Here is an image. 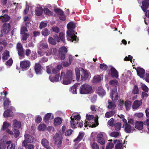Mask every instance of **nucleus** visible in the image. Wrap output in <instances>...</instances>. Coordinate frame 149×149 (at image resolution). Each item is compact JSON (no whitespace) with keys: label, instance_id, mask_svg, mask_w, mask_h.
<instances>
[{"label":"nucleus","instance_id":"nucleus-1","mask_svg":"<svg viewBox=\"0 0 149 149\" xmlns=\"http://www.w3.org/2000/svg\"><path fill=\"white\" fill-rule=\"evenodd\" d=\"M68 30L67 32V40L72 42L75 43L77 41V37L75 35L76 33L73 29L75 28V24L72 22H69L67 25Z\"/></svg>","mask_w":149,"mask_h":149},{"label":"nucleus","instance_id":"nucleus-2","mask_svg":"<svg viewBox=\"0 0 149 149\" xmlns=\"http://www.w3.org/2000/svg\"><path fill=\"white\" fill-rule=\"evenodd\" d=\"M73 74L71 70H67L66 74L64 72H61L60 79H63L62 83L65 85L70 84L73 79Z\"/></svg>","mask_w":149,"mask_h":149},{"label":"nucleus","instance_id":"nucleus-3","mask_svg":"<svg viewBox=\"0 0 149 149\" xmlns=\"http://www.w3.org/2000/svg\"><path fill=\"white\" fill-rule=\"evenodd\" d=\"M86 119L87 121L86 120V124L84 126L86 127L88 125L89 127H95L94 123L97 121V119L95 118H94L93 116L91 115H86Z\"/></svg>","mask_w":149,"mask_h":149},{"label":"nucleus","instance_id":"nucleus-4","mask_svg":"<svg viewBox=\"0 0 149 149\" xmlns=\"http://www.w3.org/2000/svg\"><path fill=\"white\" fill-rule=\"evenodd\" d=\"M92 90L91 86L86 84L82 85L80 88L79 92L81 94H87L90 93Z\"/></svg>","mask_w":149,"mask_h":149},{"label":"nucleus","instance_id":"nucleus-5","mask_svg":"<svg viewBox=\"0 0 149 149\" xmlns=\"http://www.w3.org/2000/svg\"><path fill=\"white\" fill-rule=\"evenodd\" d=\"M55 146L58 148L61 147L63 138L61 135L58 134H55L53 137Z\"/></svg>","mask_w":149,"mask_h":149},{"label":"nucleus","instance_id":"nucleus-6","mask_svg":"<svg viewBox=\"0 0 149 149\" xmlns=\"http://www.w3.org/2000/svg\"><path fill=\"white\" fill-rule=\"evenodd\" d=\"M81 79L82 81H85L91 77V74L88 71L81 69Z\"/></svg>","mask_w":149,"mask_h":149},{"label":"nucleus","instance_id":"nucleus-7","mask_svg":"<svg viewBox=\"0 0 149 149\" xmlns=\"http://www.w3.org/2000/svg\"><path fill=\"white\" fill-rule=\"evenodd\" d=\"M33 139L34 138L32 136L25 133L24 135V140L22 142V145L32 143Z\"/></svg>","mask_w":149,"mask_h":149},{"label":"nucleus","instance_id":"nucleus-8","mask_svg":"<svg viewBox=\"0 0 149 149\" xmlns=\"http://www.w3.org/2000/svg\"><path fill=\"white\" fill-rule=\"evenodd\" d=\"M105 133L104 132H101L98 134L96 138L97 141L102 145H104L105 143Z\"/></svg>","mask_w":149,"mask_h":149},{"label":"nucleus","instance_id":"nucleus-9","mask_svg":"<svg viewBox=\"0 0 149 149\" xmlns=\"http://www.w3.org/2000/svg\"><path fill=\"white\" fill-rule=\"evenodd\" d=\"M42 145L47 149H54V147L52 145L49 144V142L48 140L45 138L43 139L41 141Z\"/></svg>","mask_w":149,"mask_h":149},{"label":"nucleus","instance_id":"nucleus-10","mask_svg":"<svg viewBox=\"0 0 149 149\" xmlns=\"http://www.w3.org/2000/svg\"><path fill=\"white\" fill-rule=\"evenodd\" d=\"M17 49L18 51V53L19 56L22 57H24V51L22 44L20 43H18L17 45Z\"/></svg>","mask_w":149,"mask_h":149},{"label":"nucleus","instance_id":"nucleus-11","mask_svg":"<svg viewBox=\"0 0 149 149\" xmlns=\"http://www.w3.org/2000/svg\"><path fill=\"white\" fill-rule=\"evenodd\" d=\"M20 65L23 70H26L29 68L30 65V62L28 60H24L20 62Z\"/></svg>","mask_w":149,"mask_h":149},{"label":"nucleus","instance_id":"nucleus-12","mask_svg":"<svg viewBox=\"0 0 149 149\" xmlns=\"http://www.w3.org/2000/svg\"><path fill=\"white\" fill-rule=\"evenodd\" d=\"M117 89L116 87H114L113 89L111 90V93L110 94L111 96L112 100L114 101H116L118 99Z\"/></svg>","mask_w":149,"mask_h":149},{"label":"nucleus","instance_id":"nucleus-13","mask_svg":"<svg viewBox=\"0 0 149 149\" xmlns=\"http://www.w3.org/2000/svg\"><path fill=\"white\" fill-rule=\"evenodd\" d=\"M123 128H124L125 131L127 133H132L134 130V128H132L131 125L128 124L123 125Z\"/></svg>","mask_w":149,"mask_h":149},{"label":"nucleus","instance_id":"nucleus-14","mask_svg":"<svg viewBox=\"0 0 149 149\" xmlns=\"http://www.w3.org/2000/svg\"><path fill=\"white\" fill-rule=\"evenodd\" d=\"M111 71V75L113 77L118 78V74L116 70L111 66L109 67Z\"/></svg>","mask_w":149,"mask_h":149},{"label":"nucleus","instance_id":"nucleus-15","mask_svg":"<svg viewBox=\"0 0 149 149\" xmlns=\"http://www.w3.org/2000/svg\"><path fill=\"white\" fill-rule=\"evenodd\" d=\"M10 30V26L9 24H4L2 31L5 34H7Z\"/></svg>","mask_w":149,"mask_h":149},{"label":"nucleus","instance_id":"nucleus-16","mask_svg":"<svg viewBox=\"0 0 149 149\" xmlns=\"http://www.w3.org/2000/svg\"><path fill=\"white\" fill-rule=\"evenodd\" d=\"M149 5V0H144L142 2V5L141 7V8L144 12H145L147 9L148 8Z\"/></svg>","mask_w":149,"mask_h":149},{"label":"nucleus","instance_id":"nucleus-17","mask_svg":"<svg viewBox=\"0 0 149 149\" xmlns=\"http://www.w3.org/2000/svg\"><path fill=\"white\" fill-rule=\"evenodd\" d=\"M35 70L37 74H40L42 72V68L41 65L38 63L35 64Z\"/></svg>","mask_w":149,"mask_h":149},{"label":"nucleus","instance_id":"nucleus-18","mask_svg":"<svg viewBox=\"0 0 149 149\" xmlns=\"http://www.w3.org/2000/svg\"><path fill=\"white\" fill-rule=\"evenodd\" d=\"M114 143L115 144L116 143L115 146V149H122L123 143L122 141L116 140L114 141Z\"/></svg>","mask_w":149,"mask_h":149},{"label":"nucleus","instance_id":"nucleus-19","mask_svg":"<svg viewBox=\"0 0 149 149\" xmlns=\"http://www.w3.org/2000/svg\"><path fill=\"white\" fill-rule=\"evenodd\" d=\"M135 127L139 130H142L143 128V123L140 121H136L135 123Z\"/></svg>","mask_w":149,"mask_h":149},{"label":"nucleus","instance_id":"nucleus-20","mask_svg":"<svg viewBox=\"0 0 149 149\" xmlns=\"http://www.w3.org/2000/svg\"><path fill=\"white\" fill-rule=\"evenodd\" d=\"M136 70L138 75L140 77L143 78L145 73L144 69L140 68H137Z\"/></svg>","mask_w":149,"mask_h":149},{"label":"nucleus","instance_id":"nucleus-21","mask_svg":"<svg viewBox=\"0 0 149 149\" xmlns=\"http://www.w3.org/2000/svg\"><path fill=\"white\" fill-rule=\"evenodd\" d=\"M4 100L3 105L4 108L5 109H6L8 107L11 102L10 101L9 99L8 98H7L6 96L4 97Z\"/></svg>","mask_w":149,"mask_h":149},{"label":"nucleus","instance_id":"nucleus-22","mask_svg":"<svg viewBox=\"0 0 149 149\" xmlns=\"http://www.w3.org/2000/svg\"><path fill=\"white\" fill-rule=\"evenodd\" d=\"M57 49L56 48H54L50 49L46 52V55L47 56H49L52 54H55L57 53Z\"/></svg>","mask_w":149,"mask_h":149},{"label":"nucleus","instance_id":"nucleus-23","mask_svg":"<svg viewBox=\"0 0 149 149\" xmlns=\"http://www.w3.org/2000/svg\"><path fill=\"white\" fill-rule=\"evenodd\" d=\"M54 118V116L52 113H47L45 116V122H47L50 120L53 119Z\"/></svg>","mask_w":149,"mask_h":149},{"label":"nucleus","instance_id":"nucleus-24","mask_svg":"<svg viewBox=\"0 0 149 149\" xmlns=\"http://www.w3.org/2000/svg\"><path fill=\"white\" fill-rule=\"evenodd\" d=\"M142 102L141 100L135 101L132 105V108L134 109H136L138 108L141 104Z\"/></svg>","mask_w":149,"mask_h":149},{"label":"nucleus","instance_id":"nucleus-25","mask_svg":"<svg viewBox=\"0 0 149 149\" xmlns=\"http://www.w3.org/2000/svg\"><path fill=\"white\" fill-rule=\"evenodd\" d=\"M97 93L100 96L104 95L105 92L104 90L101 87H100L97 89Z\"/></svg>","mask_w":149,"mask_h":149},{"label":"nucleus","instance_id":"nucleus-26","mask_svg":"<svg viewBox=\"0 0 149 149\" xmlns=\"http://www.w3.org/2000/svg\"><path fill=\"white\" fill-rule=\"evenodd\" d=\"M11 141H8L6 142V143L8 145L7 146V149H15V144L13 143H11Z\"/></svg>","mask_w":149,"mask_h":149},{"label":"nucleus","instance_id":"nucleus-27","mask_svg":"<svg viewBox=\"0 0 149 149\" xmlns=\"http://www.w3.org/2000/svg\"><path fill=\"white\" fill-rule=\"evenodd\" d=\"M103 76L102 75L95 76L93 78V81L97 83L103 79Z\"/></svg>","mask_w":149,"mask_h":149},{"label":"nucleus","instance_id":"nucleus-28","mask_svg":"<svg viewBox=\"0 0 149 149\" xmlns=\"http://www.w3.org/2000/svg\"><path fill=\"white\" fill-rule=\"evenodd\" d=\"M62 122V119L59 118L57 117L55 118L54 120V124L55 125L57 126L60 125Z\"/></svg>","mask_w":149,"mask_h":149},{"label":"nucleus","instance_id":"nucleus-29","mask_svg":"<svg viewBox=\"0 0 149 149\" xmlns=\"http://www.w3.org/2000/svg\"><path fill=\"white\" fill-rule=\"evenodd\" d=\"M48 48V45L47 43H42L39 46V49L45 50Z\"/></svg>","mask_w":149,"mask_h":149},{"label":"nucleus","instance_id":"nucleus-30","mask_svg":"<svg viewBox=\"0 0 149 149\" xmlns=\"http://www.w3.org/2000/svg\"><path fill=\"white\" fill-rule=\"evenodd\" d=\"M70 123L71 126L73 128H75L77 126L78 122L76 120H74V119H71Z\"/></svg>","mask_w":149,"mask_h":149},{"label":"nucleus","instance_id":"nucleus-31","mask_svg":"<svg viewBox=\"0 0 149 149\" xmlns=\"http://www.w3.org/2000/svg\"><path fill=\"white\" fill-rule=\"evenodd\" d=\"M79 84H75L72 86L71 88L70 91L74 94H76L77 93V87L78 86Z\"/></svg>","mask_w":149,"mask_h":149},{"label":"nucleus","instance_id":"nucleus-32","mask_svg":"<svg viewBox=\"0 0 149 149\" xmlns=\"http://www.w3.org/2000/svg\"><path fill=\"white\" fill-rule=\"evenodd\" d=\"M2 59L3 60H7L9 57V52L8 51H6L2 54Z\"/></svg>","mask_w":149,"mask_h":149},{"label":"nucleus","instance_id":"nucleus-33","mask_svg":"<svg viewBox=\"0 0 149 149\" xmlns=\"http://www.w3.org/2000/svg\"><path fill=\"white\" fill-rule=\"evenodd\" d=\"M21 124L20 122L16 120H13V125L14 127L19 128L21 127Z\"/></svg>","mask_w":149,"mask_h":149},{"label":"nucleus","instance_id":"nucleus-34","mask_svg":"<svg viewBox=\"0 0 149 149\" xmlns=\"http://www.w3.org/2000/svg\"><path fill=\"white\" fill-rule=\"evenodd\" d=\"M59 77V74L56 75L54 77H49L50 80L52 82H55L58 81Z\"/></svg>","mask_w":149,"mask_h":149},{"label":"nucleus","instance_id":"nucleus-35","mask_svg":"<svg viewBox=\"0 0 149 149\" xmlns=\"http://www.w3.org/2000/svg\"><path fill=\"white\" fill-rule=\"evenodd\" d=\"M116 111L114 110H112L107 112L105 114V117L107 118H109L114 115Z\"/></svg>","mask_w":149,"mask_h":149},{"label":"nucleus","instance_id":"nucleus-36","mask_svg":"<svg viewBox=\"0 0 149 149\" xmlns=\"http://www.w3.org/2000/svg\"><path fill=\"white\" fill-rule=\"evenodd\" d=\"M0 19L3 22L8 21L9 19V17L6 15H4L0 17Z\"/></svg>","mask_w":149,"mask_h":149},{"label":"nucleus","instance_id":"nucleus-37","mask_svg":"<svg viewBox=\"0 0 149 149\" xmlns=\"http://www.w3.org/2000/svg\"><path fill=\"white\" fill-rule=\"evenodd\" d=\"M22 146L28 149H34L35 146L31 144H28V143L22 145Z\"/></svg>","mask_w":149,"mask_h":149},{"label":"nucleus","instance_id":"nucleus-38","mask_svg":"<svg viewBox=\"0 0 149 149\" xmlns=\"http://www.w3.org/2000/svg\"><path fill=\"white\" fill-rule=\"evenodd\" d=\"M56 68L57 69H56V72L54 71V70H55V69H52V73L54 74H55L58 73V72L60 70L62 69L63 67L61 65H58Z\"/></svg>","mask_w":149,"mask_h":149},{"label":"nucleus","instance_id":"nucleus-39","mask_svg":"<svg viewBox=\"0 0 149 149\" xmlns=\"http://www.w3.org/2000/svg\"><path fill=\"white\" fill-rule=\"evenodd\" d=\"M67 52V48L65 47H61L59 51V54H66Z\"/></svg>","mask_w":149,"mask_h":149},{"label":"nucleus","instance_id":"nucleus-40","mask_svg":"<svg viewBox=\"0 0 149 149\" xmlns=\"http://www.w3.org/2000/svg\"><path fill=\"white\" fill-rule=\"evenodd\" d=\"M42 11L41 7H37L36 9V14L37 15H40L42 13Z\"/></svg>","mask_w":149,"mask_h":149},{"label":"nucleus","instance_id":"nucleus-41","mask_svg":"<svg viewBox=\"0 0 149 149\" xmlns=\"http://www.w3.org/2000/svg\"><path fill=\"white\" fill-rule=\"evenodd\" d=\"M132 103L129 101H126L124 103L126 109L127 110H129L131 107Z\"/></svg>","mask_w":149,"mask_h":149},{"label":"nucleus","instance_id":"nucleus-42","mask_svg":"<svg viewBox=\"0 0 149 149\" xmlns=\"http://www.w3.org/2000/svg\"><path fill=\"white\" fill-rule=\"evenodd\" d=\"M110 135L111 136L116 138L120 136V134L119 132H112L110 134Z\"/></svg>","mask_w":149,"mask_h":149},{"label":"nucleus","instance_id":"nucleus-43","mask_svg":"<svg viewBox=\"0 0 149 149\" xmlns=\"http://www.w3.org/2000/svg\"><path fill=\"white\" fill-rule=\"evenodd\" d=\"M10 126V124H9L6 122H5L3 123L2 130H6V129H8V127Z\"/></svg>","mask_w":149,"mask_h":149},{"label":"nucleus","instance_id":"nucleus-44","mask_svg":"<svg viewBox=\"0 0 149 149\" xmlns=\"http://www.w3.org/2000/svg\"><path fill=\"white\" fill-rule=\"evenodd\" d=\"M71 119H74V120H76L78 122L80 120L81 117L80 115H75L72 114L70 117Z\"/></svg>","mask_w":149,"mask_h":149},{"label":"nucleus","instance_id":"nucleus-45","mask_svg":"<svg viewBox=\"0 0 149 149\" xmlns=\"http://www.w3.org/2000/svg\"><path fill=\"white\" fill-rule=\"evenodd\" d=\"M48 41L50 44L52 45H55L56 43L54 38L52 37H49L48 39Z\"/></svg>","mask_w":149,"mask_h":149},{"label":"nucleus","instance_id":"nucleus-46","mask_svg":"<svg viewBox=\"0 0 149 149\" xmlns=\"http://www.w3.org/2000/svg\"><path fill=\"white\" fill-rule=\"evenodd\" d=\"M109 105L107 106V108L109 109H114L116 107V105L114 103L110 102L109 100L108 101Z\"/></svg>","mask_w":149,"mask_h":149},{"label":"nucleus","instance_id":"nucleus-47","mask_svg":"<svg viewBox=\"0 0 149 149\" xmlns=\"http://www.w3.org/2000/svg\"><path fill=\"white\" fill-rule=\"evenodd\" d=\"M39 130L45 131L46 130V125L44 124H40L38 127Z\"/></svg>","mask_w":149,"mask_h":149},{"label":"nucleus","instance_id":"nucleus-48","mask_svg":"<svg viewBox=\"0 0 149 149\" xmlns=\"http://www.w3.org/2000/svg\"><path fill=\"white\" fill-rule=\"evenodd\" d=\"M42 35L46 36L49 35L50 31L49 30L47 29H45L42 30Z\"/></svg>","mask_w":149,"mask_h":149},{"label":"nucleus","instance_id":"nucleus-49","mask_svg":"<svg viewBox=\"0 0 149 149\" xmlns=\"http://www.w3.org/2000/svg\"><path fill=\"white\" fill-rule=\"evenodd\" d=\"M68 59L70 64H71L72 63H74L75 62V59L74 57H73L72 55H69Z\"/></svg>","mask_w":149,"mask_h":149},{"label":"nucleus","instance_id":"nucleus-50","mask_svg":"<svg viewBox=\"0 0 149 149\" xmlns=\"http://www.w3.org/2000/svg\"><path fill=\"white\" fill-rule=\"evenodd\" d=\"M121 124L120 123H118L115 125V129L116 131L119 130L121 127Z\"/></svg>","mask_w":149,"mask_h":149},{"label":"nucleus","instance_id":"nucleus-51","mask_svg":"<svg viewBox=\"0 0 149 149\" xmlns=\"http://www.w3.org/2000/svg\"><path fill=\"white\" fill-rule=\"evenodd\" d=\"M75 73L77 77V79L79 81L80 76V71L78 69H75Z\"/></svg>","mask_w":149,"mask_h":149},{"label":"nucleus","instance_id":"nucleus-52","mask_svg":"<svg viewBox=\"0 0 149 149\" xmlns=\"http://www.w3.org/2000/svg\"><path fill=\"white\" fill-rule=\"evenodd\" d=\"M59 36L61 40H62L63 42H65V39L64 38V34L63 32H61L59 33Z\"/></svg>","mask_w":149,"mask_h":149},{"label":"nucleus","instance_id":"nucleus-53","mask_svg":"<svg viewBox=\"0 0 149 149\" xmlns=\"http://www.w3.org/2000/svg\"><path fill=\"white\" fill-rule=\"evenodd\" d=\"M22 35L21 39L23 40H26L29 36V35L26 33H21Z\"/></svg>","mask_w":149,"mask_h":149},{"label":"nucleus","instance_id":"nucleus-54","mask_svg":"<svg viewBox=\"0 0 149 149\" xmlns=\"http://www.w3.org/2000/svg\"><path fill=\"white\" fill-rule=\"evenodd\" d=\"M132 93L134 94H136L139 93V90L137 86H134L132 90Z\"/></svg>","mask_w":149,"mask_h":149},{"label":"nucleus","instance_id":"nucleus-55","mask_svg":"<svg viewBox=\"0 0 149 149\" xmlns=\"http://www.w3.org/2000/svg\"><path fill=\"white\" fill-rule=\"evenodd\" d=\"M114 146V145L113 143L111 142H109L108 143L106 147V149H112Z\"/></svg>","mask_w":149,"mask_h":149},{"label":"nucleus","instance_id":"nucleus-56","mask_svg":"<svg viewBox=\"0 0 149 149\" xmlns=\"http://www.w3.org/2000/svg\"><path fill=\"white\" fill-rule=\"evenodd\" d=\"M44 11L45 13L49 15H53V13L50 11L47 8H45L44 9Z\"/></svg>","mask_w":149,"mask_h":149},{"label":"nucleus","instance_id":"nucleus-57","mask_svg":"<svg viewBox=\"0 0 149 149\" xmlns=\"http://www.w3.org/2000/svg\"><path fill=\"white\" fill-rule=\"evenodd\" d=\"M91 147L92 149H99V148L98 144L95 142L93 143L91 145Z\"/></svg>","mask_w":149,"mask_h":149},{"label":"nucleus","instance_id":"nucleus-58","mask_svg":"<svg viewBox=\"0 0 149 149\" xmlns=\"http://www.w3.org/2000/svg\"><path fill=\"white\" fill-rule=\"evenodd\" d=\"M114 120L113 118H111L108 122V124L111 126H113L114 124Z\"/></svg>","mask_w":149,"mask_h":149},{"label":"nucleus","instance_id":"nucleus-59","mask_svg":"<svg viewBox=\"0 0 149 149\" xmlns=\"http://www.w3.org/2000/svg\"><path fill=\"white\" fill-rule=\"evenodd\" d=\"M55 12L56 13L58 14L61 15L63 14V12L61 10L59 9H54Z\"/></svg>","mask_w":149,"mask_h":149},{"label":"nucleus","instance_id":"nucleus-60","mask_svg":"<svg viewBox=\"0 0 149 149\" xmlns=\"http://www.w3.org/2000/svg\"><path fill=\"white\" fill-rule=\"evenodd\" d=\"M6 145L3 141H1L0 142V149H5Z\"/></svg>","mask_w":149,"mask_h":149},{"label":"nucleus","instance_id":"nucleus-61","mask_svg":"<svg viewBox=\"0 0 149 149\" xmlns=\"http://www.w3.org/2000/svg\"><path fill=\"white\" fill-rule=\"evenodd\" d=\"M10 111L9 109L6 110L3 113V116L5 117H8L9 116Z\"/></svg>","mask_w":149,"mask_h":149},{"label":"nucleus","instance_id":"nucleus-62","mask_svg":"<svg viewBox=\"0 0 149 149\" xmlns=\"http://www.w3.org/2000/svg\"><path fill=\"white\" fill-rule=\"evenodd\" d=\"M110 83L111 85L114 86H115V87H116V86L118 82L116 80H112L110 81Z\"/></svg>","mask_w":149,"mask_h":149},{"label":"nucleus","instance_id":"nucleus-63","mask_svg":"<svg viewBox=\"0 0 149 149\" xmlns=\"http://www.w3.org/2000/svg\"><path fill=\"white\" fill-rule=\"evenodd\" d=\"M43 51H44V50L39 49L37 52L38 55L40 56H44L45 54V52H43Z\"/></svg>","mask_w":149,"mask_h":149},{"label":"nucleus","instance_id":"nucleus-64","mask_svg":"<svg viewBox=\"0 0 149 149\" xmlns=\"http://www.w3.org/2000/svg\"><path fill=\"white\" fill-rule=\"evenodd\" d=\"M52 31L54 32L58 33L59 32V29L58 27L57 26H53L52 28Z\"/></svg>","mask_w":149,"mask_h":149}]
</instances>
